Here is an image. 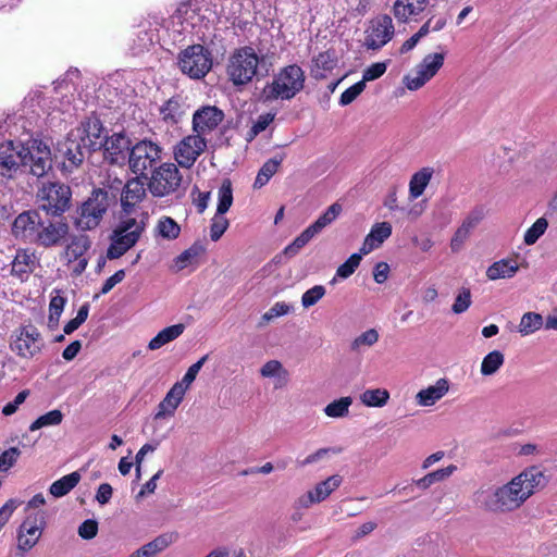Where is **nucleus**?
Returning a JSON list of instances; mask_svg holds the SVG:
<instances>
[{
	"instance_id": "1",
	"label": "nucleus",
	"mask_w": 557,
	"mask_h": 557,
	"mask_svg": "<svg viewBox=\"0 0 557 557\" xmlns=\"http://www.w3.org/2000/svg\"><path fill=\"white\" fill-rule=\"evenodd\" d=\"M475 502L486 510L506 512L519 508L529 497L530 490L523 488L516 476L507 484L495 490H479Z\"/></svg>"
},
{
	"instance_id": "2",
	"label": "nucleus",
	"mask_w": 557,
	"mask_h": 557,
	"mask_svg": "<svg viewBox=\"0 0 557 557\" xmlns=\"http://www.w3.org/2000/svg\"><path fill=\"white\" fill-rule=\"evenodd\" d=\"M305 72L297 64H290L282 67L268 83L262 97L265 102L274 100H290L299 94L305 87Z\"/></svg>"
},
{
	"instance_id": "3",
	"label": "nucleus",
	"mask_w": 557,
	"mask_h": 557,
	"mask_svg": "<svg viewBox=\"0 0 557 557\" xmlns=\"http://www.w3.org/2000/svg\"><path fill=\"white\" fill-rule=\"evenodd\" d=\"M116 203V193L106 188H95L90 196L76 210L74 225L81 231H92L98 227L111 205Z\"/></svg>"
},
{
	"instance_id": "4",
	"label": "nucleus",
	"mask_w": 557,
	"mask_h": 557,
	"mask_svg": "<svg viewBox=\"0 0 557 557\" xmlns=\"http://www.w3.org/2000/svg\"><path fill=\"white\" fill-rule=\"evenodd\" d=\"M262 57H259L250 46L237 48L230 55L226 74L235 87H243L249 84L258 74Z\"/></svg>"
},
{
	"instance_id": "5",
	"label": "nucleus",
	"mask_w": 557,
	"mask_h": 557,
	"mask_svg": "<svg viewBox=\"0 0 557 557\" xmlns=\"http://www.w3.org/2000/svg\"><path fill=\"white\" fill-rule=\"evenodd\" d=\"M38 211L51 218H60L72 205V189L60 182L44 184L37 191Z\"/></svg>"
},
{
	"instance_id": "6",
	"label": "nucleus",
	"mask_w": 557,
	"mask_h": 557,
	"mask_svg": "<svg viewBox=\"0 0 557 557\" xmlns=\"http://www.w3.org/2000/svg\"><path fill=\"white\" fill-rule=\"evenodd\" d=\"M144 230L143 221L134 218L121 220L110 236L111 244L107 250V258L114 260L126 253L139 240Z\"/></svg>"
},
{
	"instance_id": "7",
	"label": "nucleus",
	"mask_w": 557,
	"mask_h": 557,
	"mask_svg": "<svg viewBox=\"0 0 557 557\" xmlns=\"http://www.w3.org/2000/svg\"><path fill=\"white\" fill-rule=\"evenodd\" d=\"M162 148L151 140H140L134 145L128 153L131 171L148 180L150 173L157 169L161 161Z\"/></svg>"
},
{
	"instance_id": "8",
	"label": "nucleus",
	"mask_w": 557,
	"mask_h": 557,
	"mask_svg": "<svg viewBox=\"0 0 557 557\" xmlns=\"http://www.w3.org/2000/svg\"><path fill=\"white\" fill-rule=\"evenodd\" d=\"M22 166L37 178L46 176L52 170V152L50 146L39 138H30L23 144Z\"/></svg>"
},
{
	"instance_id": "9",
	"label": "nucleus",
	"mask_w": 557,
	"mask_h": 557,
	"mask_svg": "<svg viewBox=\"0 0 557 557\" xmlns=\"http://www.w3.org/2000/svg\"><path fill=\"white\" fill-rule=\"evenodd\" d=\"M81 134L73 128L57 145V152L63 159V172L72 173L83 164L87 156L91 154Z\"/></svg>"
},
{
	"instance_id": "10",
	"label": "nucleus",
	"mask_w": 557,
	"mask_h": 557,
	"mask_svg": "<svg viewBox=\"0 0 557 557\" xmlns=\"http://www.w3.org/2000/svg\"><path fill=\"white\" fill-rule=\"evenodd\" d=\"M181 71L190 78H202L212 67L211 53L201 45H191L178 55Z\"/></svg>"
},
{
	"instance_id": "11",
	"label": "nucleus",
	"mask_w": 557,
	"mask_h": 557,
	"mask_svg": "<svg viewBox=\"0 0 557 557\" xmlns=\"http://www.w3.org/2000/svg\"><path fill=\"white\" fill-rule=\"evenodd\" d=\"M182 176L174 163L161 162L148 176V188L154 197H164L175 191Z\"/></svg>"
},
{
	"instance_id": "12",
	"label": "nucleus",
	"mask_w": 557,
	"mask_h": 557,
	"mask_svg": "<svg viewBox=\"0 0 557 557\" xmlns=\"http://www.w3.org/2000/svg\"><path fill=\"white\" fill-rule=\"evenodd\" d=\"M10 347L18 357L32 359L41 352L45 342L38 329L29 323L15 331Z\"/></svg>"
},
{
	"instance_id": "13",
	"label": "nucleus",
	"mask_w": 557,
	"mask_h": 557,
	"mask_svg": "<svg viewBox=\"0 0 557 557\" xmlns=\"http://www.w3.org/2000/svg\"><path fill=\"white\" fill-rule=\"evenodd\" d=\"M35 245L44 248L58 247L64 244L70 225L63 216L46 219L40 218Z\"/></svg>"
},
{
	"instance_id": "14",
	"label": "nucleus",
	"mask_w": 557,
	"mask_h": 557,
	"mask_svg": "<svg viewBox=\"0 0 557 557\" xmlns=\"http://www.w3.org/2000/svg\"><path fill=\"white\" fill-rule=\"evenodd\" d=\"M46 527V512L28 515L17 531V548L22 553L30 550L39 541Z\"/></svg>"
},
{
	"instance_id": "15",
	"label": "nucleus",
	"mask_w": 557,
	"mask_h": 557,
	"mask_svg": "<svg viewBox=\"0 0 557 557\" xmlns=\"http://www.w3.org/2000/svg\"><path fill=\"white\" fill-rule=\"evenodd\" d=\"M395 28L389 15H381L370 22L366 30L364 47L369 50H379L394 36Z\"/></svg>"
},
{
	"instance_id": "16",
	"label": "nucleus",
	"mask_w": 557,
	"mask_h": 557,
	"mask_svg": "<svg viewBox=\"0 0 557 557\" xmlns=\"http://www.w3.org/2000/svg\"><path fill=\"white\" fill-rule=\"evenodd\" d=\"M207 141L202 136L189 135L183 138L174 149V157L182 168H191L205 151Z\"/></svg>"
},
{
	"instance_id": "17",
	"label": "nucleus",
	"mask_w": 557,
	"mask_h": 557,
	"mask_svg": "<svg viewBox=\"0 0 557 557\" xmlns=\"http://www.w3.org/2000/svg\"><path fill=\"white\" fill-rule=\"evenodd\" d=\"M39 222L40 215L38 210L24 211L15 218L12 224V234L17 239L35 244Z\"/></svg>"
},
{
	"instance_id": "18",
	"label": "nucleus",
	"mask_w": 557,
	"mask_h": 557,
	"mask_svg": "<svg viewBox=\"0 0 557 557\" xmlns=\"http://www.w3.org/2000/svg\"><path fill=\"white\" fill-rule=\"evenodd\" d=\"M23 143L7 140L0 144V174L11 177L22 166Z\"/></svg>"
},
{
	"instance_id": "19",
	"label": "nucleus",
	"mask_w": 557,
	"mask_h": 557,
	"mask_svg": "<svg viewBox=\"0 0 557 557\" xmlns=\"http://www.w3.org/2000/svg\"><path fill=\"white\" fill-rule=\"evenodd\" d=\"M102 148L106 160L112 164L122 165L126 160L128 161L131 140L123 134H113L106 137Z\"/></svg>"
},
{
	"instance_id": "20",
	"label": "nucleus",
	"mask_w": 557,
	"mask_h": 557,
	"mask_svg": "<svg viewBox=\"0 0 557 557\" xmlns=\"http://www.w3.org/2000/svg\"><path fill=\"white\" fill-rule=\"evenodd\" d=\"M224 119L222 110L215 106H206L198 109L193 116V129L199 136L212 132Z\"/></svg>"
},
{
	"instance_id": "21",
	"label": "nucleus",
	"mask_w": 557,
	"mask_h": 557,
	"mask_svg": "<svg viewBox=\"0 0 557 557\" xmlns=\"http://www.w3.org/2000/svg\"><path fill=\"white\" fill-rule=\"evenodd\" d=\"M74 129L82 133L81 137L91 153L102 148L107 136L103 135V125L99 119H87Z\"/></svg>"
},
{
	"instance_id": "22",
	"label": "nucleus",
	"mask_w": 557,
	"mask_h": 557,
	"mask_svg": "<svg viewBox=\"0 0 557 557\" xmlns=\"http://www.w3.org/2000/svg\"><path fill=\"white\" fill-rule=\"evenodd\" d=\"M187 111L188 106L180 95L171 97L159 108L161 121L168 126L177 125L185 117Z\"/></svg>"
},
{
	"instance_id": "23",
	"label": "nucleus",
	"mask_w": 557,
	"mask_h": 557,
	"mask_svg": "<svg viewBox=\"0 0 557 557\" xmlns=\"http://www.w3.org/2000/svg\"><path fill=\"white\" fill-rule=\"evenodd\" d=\"M144 177H133L127 181L121 194V206L125 213H131L133 208L146 196Z\"/></svg>"
},
{
	"instance_id": "24",
	"label": "nucleus",
	"mask_w": 557,
	"mask_h": 557,
	"mask_svg": "<svg viewBox=\"0 0 557 557\" xmlns=\"http://www.w3.org/2000/svg\"><path fill=\"white\" fill-rule=\"evenodd\" d=\"M185 393L186 387H182V384H174L162 401L158 405V411L154 414V419L159 420L174 416V412L182 403Z\"/></svg>"
},
{
	"instance_id": "25",
	"label": "nucleus",
	"mask_w": 557,
	"mask_h": 557,
	"mask_svg": "<svg viewBox=\"0 0 557 557\" xmlns=\"http://www.w3.org/2000/svg\"><path fill=\"white\" fill-rule=\"evenodd\" d=\"M392 235V225L388 222L375 223L366 236L360 248L361 253L368 255L379 248Z\"/></svg>"
},
{
	"instance_id": "26",
	"label": "nucleus",
	"mask_w": 557,
	"mask_h": 557,
	"mask_svg": "<svg viewBox=\"0 0 557 557\" xmlns=\"http://www.w3.org/2000/svg\"><path fill=\"white\" fill-rule=\"evenodd\" d=\"M449 391V383L446 379H440L435 385H431L421 389L416 395L418 405L423 407L433 406L436 401L443 398Z\"/></svg>"
},
{
	"instance_id": "27",
	"label": "nucleus",
	"mask_w": 557,
	"mask_h": 557,
	"mask_svg": "<svg viewBox=\"0 0 557 557\" xmlns=\"http://www.w3.org/2000/svg\"><path fill=\"white\" fill-rule=\"evenodd\" d=\"M428 0H396L394 15L400 22H407L412 15L420 14L426 7Z\"/></svg>"
},
{
	"instance_id": "28",
	"label": "nucleus",
	"mask_w": 557,
	"mask_h": 557,
	"mask_svg": "<svg viewBox=\"0 0 557 557\" xmlns=\"http://www.w3.org/2000/svg\"><path fill=\"white\" fill-rule=\"evenodd\" d=\"M434 174V169L425 166L413 173L409 182V198L418 199L423 195Z\"/></svg>"
},
{
	"instance_id": "29",
	"label": "nucleus",
	"mask_w": 557,
	"mask_h": 557,
	"mask_svg": "<svg viewBox=\"0 0 557 557\" xmlns=\"http://www.w3.org/2000/svg\"><path fill=\"white\" fill-rule=\"evenodd\" d=\"M519 270L516 261L510 259H502L492 263L486 270V276L491 281L500 278H511Z\"/></svg>"
},
{
	"instance_id": "30",
	"label": "nucleus",
	"mask_w": 557,
	"mask_h": 557,
	"mask_svg": "<svg viewBox=\"0 0 557 557\" xmlns=\"http://www.w3.org/2000/svg\"><path fill=\"white\" fill-rule=\"evenodd\" d=\"M260 375L263 377H275V388L285 386L289 381V373L278 360L267 361L260 369Z\"/></svg>"
},
{
	"instance_id": "31",
	"label": "nucleus",
	"mask_w": 557,
	"mask_h": 557,
	"mask_svg": "<svg viewBox=\"0 0 557 557\" xmlns=\"http://www.w3.org/2000/svg\"><path fill=\"white\" fill-rule=\"evenodd\" d=\"M185 330V325L182 323L174 324L161 330L153 338L150 339L148 344V348L150 350H156L166 345L170 342H173L178 336L183 334Z\"/></svg>"
},
{
	"instance_id": "32",
	"label": "nucleus",
	"mask_w": 557,
	"mask_h": 557,
	"mask_svg": "<svg viewBox=\"0 0 557 557\" xmlns=\"http://www.w3.org/2000/svg\"><path fill=\"white\" fill-rule=\"evenodd\" d=\"M178 534L176 532H168L158 535L149 543L141 546L147 557H156L159 553L166 549L171 544L176 542Z\"/></svg>"
},
{
	"instance_id": "33",
	"label": "nucleus",
	"mask_w": 557,
	"mask_h": 557,
	"mask_svg": "<svg viewBox=\"0 0 557 557\" xmlns=\"http://www.w3.org/2000/svg\"><path fill=\"white\" fill-rule=\"evenodd\" d=\"M516 479H520L521 486L527 490H530V496L534 493V490L537 487H543L545 485V475L544 473L536 467H531L519 475Z\"/></svg>"
},
{
	"instance_id": "34",
	"label": "nucleus",
	"mask_w": 557,
	"mask_h": 557,
	"mask_svg": "<svg viewBox=\"0 0 557 557\" xmlns=\"http://www.w3.org/2000/svg\"><path fill=\"white\" fill-rule=\"evenodd\" d=\"M283 160L284 157L280 156L273 157L269 159L267 162H264L257 174V177L253 183V188L259 189L263 187L265 184H268L271 177L277 172Z\"/></svg>"
},
{
	"instance_id": "35",
	"label": "nucleus",
	"mask_w": 557,
	"mask_h": 557,
	"mask_svg": "<svg viewBox=\"0 0 557 557\" xmlns=\"http://www.w3.org/2000/svg\"><path fill=\"white\" fill-rule=\"evenodd\" d=\"M81 481V474L74 471L70 474L62 476L54 481L49 488V492L54 497H62L70 493Z\"/></svg>"
},
{
	"instance_id": "36",
	"label": "nucleus",
	"mask_w": 557,
	"mask_h": 557,
	"mask_svg": "<svg viewBox=\"0 0 557 557\" xmlns=\"http://www.w3.org/2000/svg\"><path fill=\"white\" fill-rule=\"evenodd\" d=\"M342 476L334 474L329 476L326 480L318 483L312 491H310L317 500L321 503L326 499L332 492H334L342 483Z\"/></svg>"
},
{
	"instance_id": "37",
	"label": "nucleus",
	"mask_w": 557,
	"mask_h": 557,
	"mask_svg": "<svg viewBox=\"0 0 557 557\" xmlns=\"http://www.w3.org/2000/svg\"><path fill=\"white\" fill-rule=\"evenodd\" d=\"M456 469H457L456 466L450 465L446 468L437 469L433 472H430L426 475H424L423 478H421L419 480H414L413 482L419 488L426 490L432 484L443 481L446 478L450 476L455 472Z\"/></svg>"
},
{
	"instance_id": "38",
	"label": "nucleus",
	"mask_w": 557,
	"mask_h": 557,
	"mask_svg": "<svg viewBox=\"0 0 557 557\" xmlns=\"http://www.w3.org/2000/svg\"><path fill=\"white\" fill-rule=\"evenodd\" d=\"M156 232L166 240L176 239L181 234V226L170 216H162L156 225Z\"/></svg>"
},
{
	"instance_id": "39",
	"label": "nucleus",
	"mask_w": 557,
	"mask_h": 557,
	"mask_svg": "<svg viewBox=\"0 0 557 557\" xmlns=\"http://www.w3.org/2000/svg\"><path fill=\"white\" fill-rule=\"evenodd\" d=\"M342 212V206L337 202L331 205L325 212H323L312 224L309 226L313 230V232L318 235L320 234L327 225H330L333 221Z\"/></svg>"
},
{
	"instance_id": "40",
	"label": "nucleus",
	"mask_w": 557,
	"mask_h": 557,
	"mask_svg": "<svg viewBox=\"0 0 557 557\" xmlns=\"http://www.w3.org/2000/svg\"><path fill=\"white\" fill-rule=\"evenodd\" d=\"M505 357L504 354L499 350H493L488 352L482 360L481 363V374L484 376H490L495 374L500 367L504 364Z\"/></svg>"
},
{
	"instance_id": "41",
	"label": "nucleus",
	"mask_w": 557,
	"mask_h": 557,
	"mask_svg": "<svg viewBox=\"0 0 557 557\" xmlns=\"http://www.w3.org/2000/svg\"><path fill=\"white\" fill-rule=\"evenodd\" d=\"M218 200L216 213L223 215L233 203V187L228 178L223 180L219 188Z\"/></svg>"
},
{
	"instance_id": "42",
	"label": "nucleus",
	"mask_w": 557,
	"mask_h": 557,
	"mask_svg": "<svg viewBox=\"0 0 557 557\" xmlns=\"http://www.w3.org/2000/svg\"><path fill=\"white\" fill-rule=\"evenodd\" d=\"M90 240L86 235L73 236L71 243L66 247V253L72 259L84 258L86 251L90 248Z\"/></svg>"
},
{
	"instance_id": "43",
	"label": "nucleus",
	"mask_w": 557,
	"mask_h": 557,
	"mask_svg": "<svg viewBox=\"0 0 557 557\" xmlns=\"http://www.w3.org/2000/svg\"><path fill=\"white\" fill-rule=\"evenodd\" d=\"M360 399L368 407H383L389 399V393L384 388L367 389Z\"/></svg>"
},
{
	"instance_id": "44",
	"label": "nucleus",
	"mask_w": 557,
	"mask_h": 557,
	"mask_svg": "<svg viewBox=\"0 0 557 557\" xmlns=\"http://www.w3.org/2000/svg\"><path fill=\"white\" fill-rule=\"evenodd\" d=\"M444 64V54L443 53H432L428 54L423 58L421 63L417 65L421 72H423L431 79L435 76L438 70Z\"/></svg>"
},
{
	"instance_id": "45",
	"label": "nucleus",
	"mask_w": 557,
	"mask_h": 557,
	"mask_svg": "<svg viewBox=\"0 0 557 557\" xmlns=\"http://www.w3.org/2000/svg\"><path fill=\"white\" fill-rule=\"evenodd\" d=\"M543 325V318L540 313L536 312H527L522 315L518 331L521 335H530L537 330H540Z\"/></svg>"
},
{
	"instance_id": "46",
	"label": "nucleus",
	"mask_w": 557,
	"mask_h": 557,
	"mask_svg": "<svg viewBox=\"0 0 557 557\" xmlns=\"http://www.w3.org/2000/svg\"><path fill=\"white\" fill-rule=\"evenodd\" d=\"M351 404V397H341L339 399H336L326 405L323 411L330 418H344L349 413V407Z\"/></svg>"
},
{
	"instance_id": "47",
	"label": "nucleus",
	"mask_w": 557,
	"mask_h": 557,
	"mask_svg": "<svg viewBox=\"0 0 557 557\" xmlns=\"http://www.w3.org/2000/svg\"><path fill=\"white\" fill-rule=\"evenodd\" d=\"M317 234L308 226L305 228L288 246L284 249V255L287 257L296 256L301 248H304Z\"/></svg>"
},
{
	"instance_id": "48",
	"label": "nucleus",
	"mask_w": 557,
	"mask_h": 557,
	"mask_svg": "<svg viewBox=\"0 0 557 557\" xmlns=\"http://www.w3.org/2000/svg\"><path fill=\"white\" fill-rule=\"evenodd\" d=\"M202 247L198 244L191 245L174 259V268L180 272L191 264L201 253Z\"/></svg>"
},
{
	"instance_id": "49",
	"label": "nucleus",
	"mask_w": 557,
	"mask_h": 557,
	"mask_svg": "<svg viewBox=\"0 0 557 557\" xmlns=\"http://www.w3.org/2000/svg\"><path fill=\"white\" fill-rule=\"evenodd\" d=\"M548 227V221L545 218H539L524 233L523 242L525 245H534L539 238L544 235Z\"/></svg>"
},
{
	"instance_id": "50",
	"label": "nucleus",
	"mask_w": 557,
	"mask_h": 557,
	"mask_svg": "<svg viewBox=\"0 0 557 557\" xmlns=\"http://www.w3.org/2000/svg\"><path fill=\"white\" fill-rule=\"evenodd\" d=\"M63 420V413L59 409H53L38 417L29 426L30 431H36L45 426L59 425Z\"/></svg>"
},
{
	"instance_id": "51",
	"label": "nucleus",
	"mask_w": 557,
	"mask_h": 557,
	"mask_svg": "<svg viewBox=\"0 0 557 557\" xmlns=\"http://www.w3.org/2000/svg\"><path fill=\"white\" fill-rule=\"evenodd\" d=\"M275 113L260 114L257 120L252 123L251 127L247 132V141H252L260 133L267 129V127L274 121Z\"/></svg>"
},
{
	"instance_id": "52",
	"label": "nucleus",
	"mask_w": 557,
	"mask_h": 557,
	"mask_svg": "<svg viewBox=\"0 0 557 557\" xmlns=\"http://www.w3.org/2000/svg\"><path fill=\"white\" fill-rule=\"evenodd\" d=\"M485 216V208L483 206H476L463 219L461 226L471 233L484 220Z\"/></svg>"
},
{
	"instance_id": "53",
	"label": "nucleus",
	"mask_w": 557,
	"mask_h": 557,
	"mask_svg": "<svg viewBox=\"0 0 557 557\" xmlns=\"http://www.w3.org/2000/svg\"><path fill=\"white\" fill-rule=\"evenodd\" d=\"M363 253H352L344 263H342L336 270V276L341 278H348L354 274L356 269L359 267Z\"/></svg>"
},
{
	"instance_id": "54",
	"label": "nucleus",
	"mask_w": 557,
	"mask_h": 557,
	"mask_svg": "<svg viewBox=\"0 0 557 557\" xmlns=\"http://www.w3.org/2000/svg\"><path fill=\"white\" fill-rule=\"evenodd\" d=\"M379 332L375 329H369L357 336L350 345L351 350L357 351L361 346L371 347L379 341Z\"/></svg>"
},
{
	"instance_id": "55",
	"label": "nucleus",
	"mask_w": 557,
	"mask_h": 557,
	"mask_svg": "<svg viewBox=\"0 0 557 557\" xmlns=\"http://www.w3.org/2000/svg\"><path fill=\"white\" fill-rule=\"evenodd\" d=\"M326 289L323 285H314L306 290L301 296V305L304 308L314 306L320 299L324 297Z\"/></svg>"
},
{
	"instance_id": "56",
	"label": "nucleus",
	"mask_w": 557,
	"mask_h": 557,
	"mask_svg": "<svg viewBox=\"0 0 557 557\" xmlns=\"http://www.w3.org/2000/svg\"><path fill=\"white\" fill-rule=\"evenodd\" d=\"M471 292L467 287H462L458 295L455 298V301L451 306V311L456 314L463 313L471 306Z\"/></svg>"
},
{
	"instance_id": "57",
	"label": "nucleus",
	"mask_w": 557,
	"mask_h": 557,
	"mask_svg": "<svg viewBox=\"0 0 557 557\" xmlns=\"http://www.w3.org/2000/svg\"><path fill=\"white\" fill-rule=\"evenodd\" d=\"M313 62L318 70L332 71L337 64V58L334 51L327 50L319 53Z\"/></svg>"
},
{
	"instance_id": "58",
	"label": "nucleus",
	"mask_w": 557,
	"mask_h": 557,
	"mask_svg": "<svg viewBox=\"0 0 557 557\" xmlns=\"http://www.w3.org/2000/svg\"><path fill=\"white\" fill-rule=\"evenodd\" d=\"M208 359V355L201 357L197 362L191 364L186 373L184 374L183 379L180 382H176L175 384H182V387H186V389L189 387V385L195 381L197 374L203 367L205 362Z\"/></svg>"
},
{
	"instance_id": "59",
	"label": "nucleus",
	"mask_w": 557,
	"mask_h": 557,
	"mask_svg": "<svg viewBox=\"0 0 557 557\" xmlns=\"http://www.w3.org/2000/svg\"><path fill=\"white\" fill-rule=\"evenodd\" d=\"M430 78L421 70L416 66L414 75H406L403 79L405 86L409 90H418L423 87Z\"/></svg>"
},
{
	"instance_id": "60",
	"label": "nucleus",
	"mask_w": 557,
	"mask_h": 557,
	"mask_svg": "<svg viewBox=\"0 0 557 557\" xmlns=\"http://www.w3.org/2000/svg\"><path fill=\"white\" fill-rule=\"evenodd\" d=\"M228 227V221L223 215H215L212 219L210 227V237L213 242L219 240Z\"/></svg>"
},
{
	"instance_id": "61",
	"label": "nucleus",
	"mask_w": 557,
	"mask_h": 557,
	"mask_svg": "<svg viewBox=\"0 0 557 557\" xmlns=\"http://www.w3.org/2000/svg\"><path fill=\"white\" fill-rule=\"evenodd\" d=\"M366 84L363 82H357L352 86L348 87L339 98L341 106H348L364 90Z\"/></svg>"
},
{
	"instance_id": "62",
	"label": "nucleus",
	"mask_w": 557,
	"mask_h": 557,
	"mask_svg": "<svg viewBox=\"0 0 557 557\" xmlns=\"http://www.w3.org/2000/svg\"><path fill=\"white\" fill-rule=\"evenodd\" d=\"M20 455L21 450L17 447H11L4 450L0 455V471L5 472L11 469L15 465Z\"/></svg>"
},
{
	"instance_id": "63",
	"label": "nucleus",
	"mask_w": 557,
	"mask_h": 557,
	"mask_svg": "<svg viewBox=\"0 0 557 557\" xmlns=\"http://www.w3.org/2000/svg\"><path fill=\"white\" fill-rule=\"evenodd\" d=\"M386 62L373 63L363 71L362 79L360 82L366 84L367 82L375 81L380 78L386 72Z\"/></svg>"
},
{
	"instance_id": "64",
	"label": "nucleus",
	"mask_w": 557,
	"mask_h": 557,
	"mask_svg": "<svg viewBox=\"0 0 557 557\" xmlns=\"http://www.w3.org/2000/svg\"><path fill=\"white\" fill-rule=\"evenodd\" d=\"M292 306L285 302H276L265 313H263V315L261 317V322L268 323L272 321L274 318L288 314Z\"/></svg>"
}]
</instances>
